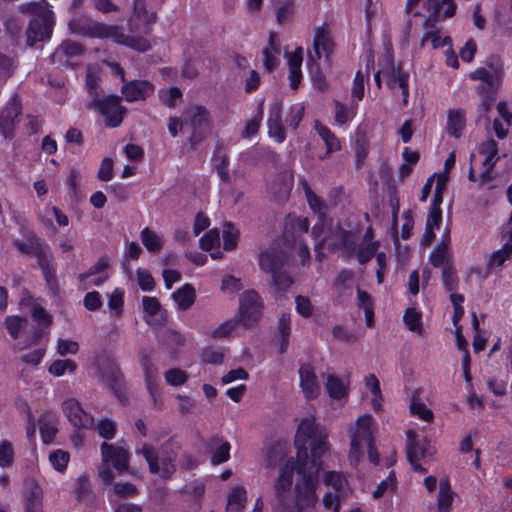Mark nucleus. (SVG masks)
Wrapping results in <instances>:
<instances>
[{"label": "nucleus", "instance_id": "39448f33", "mask_svg": "<svg viewBox=\"0 0 512 512\" xmlns=\"http://www.w3.org/2000/svg\"><path fill=\"white\" fill-rule=\"evenodd\" d=\"M407 444H406V455L407 460L413 467L414 471L419 473H426L427 469L418 463L421 459L432 456L434 450L430 445V442L426 438H418V435L413 430L406 432Z\"/></svg>", "mask_w": 512, "mask_h": 512}, {"label": "nucleus", "instance_id": "b1692460", "mask_svg": "<svg viewBox=\"0 0 512 512\" xmlns=\"http://www.w3.org/2000/svg\"><path fill=\"white\" fill-rule=\"evenodd\" d=\"M172 297L177 303L178 308L181 310H187L190 308L195 301V289L191 284H185L180 289L176 290Z\"/></svg>", "mask_w": 512, "mask_h": 512}, {"label": "nucleus", "instance_id": "7ed1b4c3", "mask_svg": "<svg viewBox=\"0 0 512 512\" xmlns=\"http://www.w3.org/2000/svg\"><path fill=\"white\" fill-rule=\"evenodd\" d=\"M87 109L99 112L105 121L107 127L116 128L121 125L126 108L121 105V98L118 95L109 94L101 98H95L86 105Z\"/></svg>", "mask_w": 512, "mask_h": 512}, {"label": "nucleus", "instance_id": "e2e57ef3", "mask_svg": "<svg viewBox=\"0 0 512 512\" xmlns=\"http://www.w3.org/2000/svg\"><path fill=\"white\" fill-rule=\"evenodd\" d=\"M136 274L139 286L143 291H151L154 289V278L147 270L138 268Z\"/></svg>", "mask_w": 512, "mask_h": 512}, {"label": "nucleus", "instance_id": "f257e3e1", "mask_svg": "<svg viewBox=\"0 0 512 512\" xmlns=\"http://www.w3.org/2000/svg\"><path fill=\"white\" fill-rule=\"evenodd\" d=\"M328 434L316 425L313 418H304L298 425L295 447L298 458L304 453V461L297 466L298 479L294 486V501H287L279 512H315L318 503L316 488L320 470L321 457L328 450Z\"/></svg>", "mask_w": 512, "mask_h": 512}, {"label": "nucleus", "instance_id": "de8ad7c7", "mask_svg": "<svg viewBox=\"0 0 512 512\" xmlns=\"http://www.w3.org/2000/svg\"><path fill=\"white\" fill-rule=\"evenodd\" d=\"M40 247L41 248L38 251H36V254L34 256L37 258L38 266L43 271V270H47L48 268L54 266V263H53V256H52V253L50 252L49 246L46 243H44Z\"/></svg>", "mask_w": 512, "mask_h": 512}, {"label": "nucleus", "instance_id": "13d9d810", "mask_svg": "<svg viewBox=\"0 0 512 512\" xmlns=\"http://www.w3.org/2000/svg\"><path fill=\"white\" fill-rule=\"evenodd\" d=\"M14 69V59L0 52V77L5 80L8 79L13 75Z\"/></svg>", "mask_w": 512, "mask_h": 512}, {"label": "nucleus", "instance_id": "6ab92c4d", "mask_svg": "<svg viewBox=\"0 0 512 512\" xmlns=\"http://www.w3.org/2000/svg\"><path fill=\"white\" fill-rule=\"evenodd\" d=\"M143 311L146 314V322L153 327H161L166 317L161 313V304L155 297L144 296L142 298Z\"/></svg>", "mask_w": 512, "mask_h": 512}, {"label": "nucleus", "instance_id": "412c9836", "mask_svg": "<svg viewBox=\"0 0 512 512\" xmlns=\"http://www.w3.org/2000/svg\"><path fill=\"white\" fill-rule=\"evenodd\" d=\"M104 379L118 400L124 403L127 399L125 396L124 377L121 371L117 367H112L104 374Z\"/></svg>", "mask_w": 512, "mask_h": 512}, {"label": "nucleus", "instance_id": "a878e982", "mask_svg": "<svg viewBox=\"0 0 512 512\" xmlns=\"http://www.w3.org/2000/svg\"><path fill=\"white\" fill-rule=\"evenodd\" d=\"M480 154L485 155L483 166L493 169L499 160L498 155V144L494 139H488L481 144L479 149Z\"/></svg>", "mask_w": 512, "mask_h": 512}, {"label": "nucleus", "instance_id": "09e8293b", "mask_svg": "<svg viewBox=\"0 0 512 512\" xmlns=\"http://www.w3.org/2000/svg\"><path fill=\"white\" fill-rule=\"evenodd\" d=\"M161 102L169 108L176 106V100L182 97V92L178 87H171L159 92Z\"/></svg>", "mask_w": 512, "mask_h": 512}, {"label": "nucleus", "instance_id": "cd10ccee", "mask_svg": "<svg viewBox=\"0 0 512 512\" xmlns=\"http://www.w3.org/2000/svg\"><path fill=\"white\" fill-rule=\"evenodd\" d=\"M465 127V113L463 110H453L448 114L447 129L449 134L455 138H459L462 134V130Z\"/></svg>", "mask_w": 512, "mask_h": 512}, {"label": "nucleus", "instance_id": "ea45409f", "mask_svg": "<svg viewBox=\"0 0 512 512\" xmlns=\"http://www.w3.org/2000/svg\"><path fill=\"white\" fill-rule=\"evenodd\" d=\"M443 5L442 0H425L424 7L430 16L425 20L424 26L427 29H432L434 23L438 20L441 6Z\"/></svg>", "mask_w": 512, "mask_h": 512}, {"label": "nucleus", "instance_id": "a19ab883", "mask_svg": "<svg viewBox=\"0 0 512 512\" xmlns=\"http://www.w3.org/2000/svg\"><path fill=\"white\" fill-rule=\"evenodd\" d=\"M443 285L447 291H455L458 289V278L451 263L447 262L441 273Z\"/></svg>", "mask_w": 512, "mask_h": 512}, {"label": "nucleus", "instance_id": "bb28decb", "mask_svg": "<svg viewBox=\"0 0 512 512\" xmlns=\"http://www.w3.org/2000/svg\"><path fill=\"white\" fill-rule=\"evenodd\" d=\"M276 35L271 33L269 36L268 46L264 49V66L267 71L272 72L277 66V55L280 53V48L275 43Z\"/></svg>", "mask_w": 512, "mask_h": 512}, {"label": "nucleus", "instance_id": "9d476101", "mask_svg": "<svg viewBox=\"0 0 512 512\" xmlns=\"http://www.w3.org/2000/svg\"><path fill=\"white\" fill-rule=\"evenodd\" d=\"M22 105L17 94L6 104L0 113V130L5 138H12L15 121L21 113Z\"/></svg>", "mask_w": 512, "mask_h": 512}, {"label": "nucleus", "instance_id": "3c124183", "mask_svg": "<svg viewBox=\"0 0 512 512\" xmlns=\"http://www.w3.org/2000/svg\"><path fill=\"white\" fill-rule=\"evenodd\" d=\"M237 230L231 223H227L223 230V247L225 250L230 251L237 246Z\"/></svg>", "mask_w": 512, "mask_h": 512}, {"label": "nucleus", "instance_id": "8fccbe9b", "mask_svg": "<svg viewBox=\"0 0 512 512\" xmlns=\"http://www.w3.org/2000/svg\"><path fill=\"white\" fill-rule=\"evenodd\" d=\"M449 245L445 242H439L436 249L430 256V262L434 267L444 266L448 255Z\"/></svg>", "mask_w": 512, "mask_h": 512}, {"label": "nucleus", "instance_id": "5701e85b", "mask_svg": "<svg viewBox=\"0 0 512 512\" xmlns=\"http://www.w3.org/2000/svg\"><path fill=\"white\" fill-rule=\"evenodd\" d=\"M497 75H492L486 68H478L471 73L470 78L473 80H480L483 83L477 87L478 93H484L487 90L498 89Z\"/></svg>", "mask_w": 512, "mask_h": 512}, {"label": "nucleus", "instance_id": "5fc2aeb1", "mask_svg": "<svg viewBox=\"0 0 512 512\" xmlns=\"http://www.w3.org/2000/svg\"><path fill=\"white\" fill-rule=\"evenodd\" d=\"M27 322L26 318L18 316H9L5 320V325L8 333L13 339H17L23 325Z\"/></svg>", "mask_w": 512, "mask_h": 512}, {"label": "nucleus", "instance_id": "473e14b6", "mask_svg": "<svg viewBox=\"0 0 512 512\" xmlns=\"http://www.w3.org/2000/svg\"><path fill=\"white\" fill-rule=\"evenodd\" d=\"M333 43L323 28L317 29L314 37L313 49L316 59L322 57L321 49L328 55L332 50Z\"/></svg>", "mask_w": 512, "mask_h": 512}, {"label": "nucleus", "instance_id": "0e129e2a", "mask_svg": "<svg viewBox=\"0 0 512 512\" xmlns=\"http://www.w3.org/2000/svg\"><path fill=\"white\" fill-rule=\"evenodd\" d=\"M410 411L424 421H431L433 419V412L428 409L424 403L412 400Z\"/></svg>", "mask_w": 512, "mask_h": 512}, {"label": "nucleus", "instance_id": "72a5a7b5", "mask_svg": "<svg viewBox=\"0 0 512 512\" xmlns=\"http://www.w3.org/2000/svg\"><path fill=\"white\" fill-rule=\"evenodd\" d=\"M403 320L410 331L418 335L423 334L422 315L415 308H407Z\"/></svg>", "mask_w": 512, "mask_h": 512}, {"label": "nucleus", "instance_id": "393cba45", "mask_svg": "<svg viewBox=\"0 0 512 512\" xmlns=\"http://www.w3.org/2000/svg\"><path fill=\"white\" fill-rule=\"evenodd\" d=\"M12 244L21 253L26 255H35L44 244V242L33 232H29L27 235V242H23L19 239H13Z\"/></svg>", "mask_w": 512, "mask_h": 512}, {"label": "nucleus", "instance_id": "c85d7f7f", "mask_svg": "<svg viewBox=\"0 0 512 512\" xmlns=\"http://www.w3.org/2000/svg\"><path fill=\"white\" fill-rule=\"evenodd\" d=\"M247 501L246 490L242 486L234 487L228 496L227 511L241 512Z\"/></svg>", "mask_w": 512, "mask_h": 512}, {"label": "nucleus", "instance_id": "680f3d73", "mask_svg": "<svg viewBox=\"0 0 512 512\" xmlns=\"http://www.w3.org/2000/svg\"><path fill=\"white\" fill-rule=\"evenodd\" d=\"M294 11V3L292 0L285 1L276 11L277 23L282 25L288 21Z\"/></svg>", "mask_w": 512, "mask_h": 512}, {"label": "nucleus", "instance_id": "c756f323", "mask_svg": "<svg viewBox=\"0 0 512 512\" xmlns=\"http://www.w3.org/2000/svg\"><path fill=\"white\" fill-rule=\"evenodd\" d=\"M453 502V492L448 479H442L439 486L438 512H450Z\"/></svg>", "mask_w": 512, "mask_h": 512}, {"label": "nucleus", "instance_id": "4c0bfd02", "mask_svg": "<svg viewBox=\"0 0 512 512\" xmlns=\"http://www.w3.org/2000/svg\"><path fill=\"white\" fill-rule=\"evenodd\" d=\"M141 240L146 249L150 252H159L162 249V242L159 236L148 227L141 231Z\"/></svg>", "mask_w": 512, "mask_h": 512}, {"label": "nucleus", "instance_id": "6e6552de", "mask_svg": "<svg viewBox=\"0 0 512 512\" xmlns=\"http://www.w3.org/2000/svg\"><path fill=\"white\" fill-rule=\"evenodd\" d=\"M305 455L301 454L300 459L297 457L295 461L287 462V464L281 469L279 477L274 485L275 497L278 504V510H280L284 503L288 501L287 494L290 492L293 484L294 471H297L299 461H304Z\"/></svg>", "mask_w": 512, "mask_h": 512}, {"label": "nucleus", "instance_id": "f3484780", "mask_svg": "<svg viewBox=\"0 0 512 512\" xmlns=\"http://www.w3.org/2000/svg\"><path fill=\"white\" fill-rule=\"evenodd\" d=\"M43 491L35 479L25 481V512H42Z\"/></svg>", "mask_w": 512, "mask_h": 512}, {"label": "nucleus", "instance_id": "dca6fc26", "mask_svg": "<svg viewBox=\"0 0 512 512\" xmlns=\"http://www.w3.org/2000/svg\"><path fill=\"white\" fill-rule=\"evenodd\" d=\"M300 387L307 399H314L320 393L317 376L310 364H302L299 368Z\"/></svg>", "mask_w": 512, "mask_h": 512}, {"label": "nucleus", "instance_id": "aec40b11", "mask_svg": "<svg viewBox=\"0 0 512 512\" xmlns=\"http://www.w3.org/2000/svg\"><path fill=\"white\" fill-rule=\"evenodd\" d=\"M335 236L337 238L338 243L332 245L330 243L327 244L329 250H335L336 248H340L344 253L348 256H351L356 249L357 237L351 232L338 227L335 231Z\"/></svg>", "mask_w": 512, "mask_h": 512}, {"label": "nucleus", "instance_id": "774afa93", "mask_svg": "<svg viewBox=\"0 0 512 512\" xmlns=\"http://www.w3.org/2000/svg\"><path fill=\"white\" fill-rule=\"evenodd\" d=\"M97 430L102 438L110 440L114 437L116 428L113 421L108 418H104L98 423Z\"/></svg>", "mask_w": 512, "mask_h": 512}, {"label": "nucleus", "instance_id": "c9c22d12", "mask_svg": "<svg viewBox=\"0 0 512 512\" xmlns=\"http://www.w3.org/2000/svg\"><path fill=\"white\" fill-rule=\"evenodd\" d=\"M50 417V413H44L39 419V430L44 443H51L57 433V428L54 424L48 419Z\"/></svg>", "mask_w": 512, "mask_h": 512}, {"label": "nucleus", "instance_id": "1a4fd4ad", "mask_svg": "<svg viewBox=\"0 0 512 512\" xmlns=\"http://www.w3.org/2000/svg\"><path fill=\"white\" fill-rule=\"evenodd\" d=\"M62 410L69 422L77 429H92L95 425L94 417L84 411L75 399L64 401Z\"/></svg>", "mask_w": 512, "mask_h": 512}, {"label": "nucleus", "instance_id": "ddd939ff", "mask_svg": "<svg viewBox=\"0 0 512 512\" xmlns=\"http://www.w3.org/2000/svg\"><path fill=\"white\" fill-rule=\"evenodd\" d=\"M100 24L101 23L92 20L87 15L75 14L68 22V29L72 34L78 36L97 38Z\"/></svg>", "mask_w": 512, "mask_h": 512}, {"label": "nucleus", "instance_id": "4468645a", "mask_svg": "<svg viewBox=\"0 0 512 512\" xmlns=\"http://www.w3.org/2000/svg\"><path fill=\"white\" fill-rule=\"evenodd\" d=\"M121 91L128 102H135L152 95L154 86L147 80H132L124 84Z\"/></svg>", "mask_w": 512, "mask_h": 512}, {"label": "nucleus", "instance_id": "603ef678", "mask_svg": "<svg viewBox=\"0 0 512 512\" xmlns=\"http://www.w3.org/2000/svg\"><path fill=\"white\" fill-rule=\"evenodd\" d=\"M238 324H241L238 317L235 316L233 319H230L221 325H219L213 332L211 336L213 338H224L230 335V333L236 328Z\"/></svg>", "mask_w": 512, "mask_h": 512}, {"label": "nucleus", "instance_id": "79ce46f5", "mask_svg": "<svg viewBox=\"0 0 512 512\" xmlns=\"http://www.w3.org/2000/svg\"><path fill=\"white\" fill-rule=\"evenodd\" d=\"M386 77V82L389 88L393 89L396 85L399 86V79L405 76V82L408 81L409 74L402 70L401 66L391 65V67L383 72Z\"/></svg>", "mask_w": 512, "mask_h": 512}, {"label": "nucleus", "instance_id": "423d86ee", "mask_svg": "<svg viewBox=\"0 0 512 512\" xmlns=\"http://www.w3.org/2000/svg\"><path fill=\"white\" fill-rule=\"evenodd\" d=\"M185 113L189 116V124L192 128L189 143L192 148H195L207 137L210 132V113L204 106L201 105H196L190 110H187Z\"/></svg>", "mask_w": 512, "mask_h": 512}, {"label": "nucleus", "instance_id": "864d4df0", "mask_svg": "<svg viewBox=\"0 0 512 512\" xmlns=\"http://www.w3.org/2000/svg\"><path fill=\"white\" fill-rule=\"evenodd\" d=\"M271 277L276 290L281 292L286 291L294 282L291 276L285 271V269L279 271Z\"/></svg>", "mask_w": 512, "mask_h": 512}, {"label": "nucleus", "instance_id": "4d7b16f0", "mask_svg": "<svg viewBox=\"0 0 512 512\" xmlns=\"http://www.w3.org/2000/svg\"><path fill=\"white\" fill-rule=\"evenodd\" d=\"M214 166L218 176L224 183H230V175L228 173V157L227 155L217 156L214 158Z\"/></svg>", "mask_w": 512, "mask_h": 512}, {"label": "nucleus", "instance_id": "f704fd0d", "mask_svg": "<svg viewBox=\"0 0 512 512\" xmlns=\"http://www.w3.org/2000/svg\"><path fill=\"white\" fill-rule=\"evenodd\" d=\"M326 388L331 398L340 399L347 395V387L336 375H328Z\"/></svg>", "mask_w": 512, "mask_h": 512}, {"label": "nucleus", "instance_id": "9b49d317", "mask_svg": "<svg viewBox=\"0 0 512 512\" xmlns=\"http://www.w3.org/2000/svg\"><path fill=\"white\" fill-rule=\"evenodd\" d=\"M101 454L103 462H111L118 472L123 473L128 470L129 453L124 448L103 442L101 445Z\"/></svg>", "mask_w": 512, "mask_h": 512}, {"label": "nucleus", "instance_id": "052dcab7", "mask_svg": "<svg viewBox=\"0 0 512 512\" xmlns=\"http://www.w3.org/2000/svg\"><path fill=\"white\" fill-rule=\"evenodd\" d=\"M49 459L53 467L56 470L62 472L67 467L69 454L65 451L57 450L50 455Z\"/></svg>", "mask_w": 512, "mask_h": 512}, {"label": "nucleus", "instance_id": "37998d69", "mask_svg": "<svg viewBox=\"0 0 512 512\" xmlns=\"http://www.w3.org/2000/svg\"><path fill=\"white\" fill-rule=\"evenodd\" d=\"M99 76L93 72L88 71L86 73V79H85V87L87 89L88 95L90 96L91 100L94 101L95 98H101V89L99 87Z\"/></svg>", "mask_w": 512, "mask_h": 512}, {"label": "nucleus", "instance_id": "58836bf2", "mask_svg": "<svg viewBox=\"0 0 512 512\" xmlns=\"http://www.w3.org/2000/svg\"><path fill=\"white\" fill-rule=\"evenodd\" d=\"M512 256V244L507 243L502 249L493 252L488 262V269L500 268Z\"/></svg>", "mask_w": 512, "mask_h": 512}, {"label": "nucleus", "instance_id": "20e7f679", "mask_svg": "<svg viewBox=\"0 0 512 512\" xmlns=\"http://www.w3.org/2000/svg\"><path fill=\"white\" fill-rule=\"evenodd\" d=\"M55 25V16L52 10H43L33 16L26 28V44L33 47L37 42L49 40Z\"/></svg>", "mask_w": 512, "mask_h": 512}, {"label": "nucleus", "instance_id": "2f4dec72", "mask_svg": "<svg viewBox=\"0 0 512 512\" xmlns=\"http://www.w3.org/2000/svg\"><path fill=\"white\" fill-rule=\"evenodd\" d=\"M97 38H111L116 43L126 45L129 36L125 35L123 29L115 25H106L101 23Z\"/></svg>", "mask_w": 512, "mask_h": 512}, {"label": "nucleus", "instance_id": "a211bd4d", "mask_svg": "<svg viewBox=\"0 0 512 512\" xmlns=\"http://www.w3.org/2000/svg\"><path fill=\"white\" fill-rule=\"evenodd\" d=\"M204 447L208 452H213L211 457L213 465H219L229 459L231 446L219 436H214L204 441Z\"/></svg>", "mask_w": 512, "mask_h": 512}, {"label": "nucleus", "instance_id": "0eeeda50", "mask_svg": "<svg viewBox=\"0 0 512 512\" xmlns=\"http://www.w3.org/2000/svg\"><path fill=\"white\" fill-rule=\"evenodd\" d=\"M260 296L254 290L244 292L240 297L238 315H236L245 328H250L261 314Z\"/></svg>", "mask_w": 512, "mask_h": 512}, {"label": "nucleus", "instance_id": "4be33fe9", "mask_svg": "<svg viewBox=\"0 0 512 512\" xmlns=\"http://www.w3.org/2000/svg\"><path fill=\"white\" fill-rule=\"evenodd\" d=\"M140 363H141V366L145 373V380H146L148 391L155 398V394L157 392L156 380H157L158 370L152 364L150 355L145 350L140 351Z\"/></svg>", "mask_w": 512, "mask_h": 512}, {"label": "nucleus", "instance_id": "f8f14e48", "mask_svg": "<svg viewBox=\"0 0 512 512\" xmlns=\"http://www.w3.org/2000/svg\"><path fill=\"white\" fill-rule=\"evenodd\" d=\"M374 419L370 414H365L358 418L356 423L349 428V434L351 441L356 440V443L362 445V443L368 444L374 442L373 439V427Z\"/></svg>", "mask_w": 512, "mask_h": 512}, {"label": "nucleus", "instance_id": "f03ea898", "mask_svg": "<svg viewBox=\"0 0 512 512\" xmlns=\"http://www.w3.org/2000/svg\"><path fill=\"white\" fill-rule=\"evenodd\" d=\"M180 449V443L171 438L161 445L159 452L154 446L144 444L136 453L144 457L151 474L170 479L176 472L175 461Z\"/></svg>", "mask_w": 512, "mask_h": 512}, {"label": "nucleus", "instance_id": "e433bc0d", "mask_svg": "<svg viewBox=\"0 0 512 512\" xmlns=\"http://www.w3.org/2000/svg\"><path fill=\"white\" fill-rule=\"evenodd\" d=\"M315 129L318 134L321 136L322 140L325 142L327 146V152L331 153L333 151H337L340 149V142L327 127L323 126L319 122H316Z\"/></svg>", "mask_w": 512, "mask_h": 512}, {"label": "nucleus", "instance_id": "69168bd1", "mask_svg": "<svg viewBox=\"0 0 512 512\" xmlns=\"http://www.w3.org/2000/svg\"><path fill=\"white\" fill-rule=\"evenodd\" d=\"M220 241L219 232L216 229L209 230L201 239L200 247L205 251H210Z\"/></svg>", "mask_w": 512, "mask_h": 512}, {"label": "nucleus", "instance_id": "a18cd8bd", "mask_svg": "<svg viewBox=\"0 0 512 512\" xmlns=\"http://www.w3.org/2000/svg\"><path fill=\"white\" fill-rule=\"evenodd\" d=\"M134 15L146 23H154L157 20V14L155 12L149 13L146 8L145 0H134L133 1Z\"/></svg>", "mask_w": 512, "mask_h": 512}, {"label": "nucleus", "instance_id": "49530a36", "mask_svg": "<svg viewBox=\"0 0 512 512\" xmlns=\"http://www.w3.org/2000/svg\"><path fill=\"white\" fill-rule=\"evenodd\" d=\"M77 368L76 363L71 359L55 360L49 367V372L57 377L64 375L65 371L74 372Z\"/></svg>", "mask_w": 512, "mask_h": 512}, {"label": "nucleus", "instance_id": "6e6d98bb", "mask_svg": "<svg viewBox=\"0 0 512 512\" xmlns=\"http://www.w3.org/2000/svg\"><path fill=\"white\" fill-rule=\"evenodd\" d=\"M165 380L168 384L172 386H179L184 384L187 381L188 375L185 371L173 368L169 369L164 374Z\"/></svg>", "mask_w": 512, "mask_h": 512}, {"label": "nucleus", "instance_id": "338daca9", "mask_svg": "<svg viewBox=\"0 0 512 512\" xmlns=\"http://www.w3.org/2000/svg\"><path fill=\"white\" fill-rule=\"evenodd\" d=\"M14 451L12 445L8 441H3L0 444V466L7 467L13 462Z\"/></svg>", "mask_w": 512, "mask_h": 512}, {"label": "nucleus", "instance_id": "bf43d9fd", "mask_svg": "<svg viewBox=\"0 0 512 512\" xmlns=\"http://www.w3.org/2000/svg\"><path fill=\"white\" fill-rule=\"evenodd\" d=\"M223 358V353L212 347L205 348L201 353V360L206 364H221L223 362Z\"/></svg>", "mask_w": 512, "mask_h": 512}, {"label": "nucleus", "instance_id": "c03bdc74", "mask_svg": "<svg viewBox=\"0 0 512 512\" xmlns=\"http://www.w3.org/2000/svg\"><path fill=\"white\" fill-rule=\"evenodd\" d=\"M84 52L85 47L80 42L72 40L63 41L57 49V53H62L67 57L80 56Z\"/></svg>", "mask_w": 512, "mask_h": 512}, {"label": "nucleus", "instance_id": "2eb2a0df", "mask_svg": "<svg viewBox=\"0 0 512 512\" xmlns=\"http://www.w3.org/2000/svg\"><path fill=\"white\" fill-rule=\"evenodd\" d=\"M288 257L279 251H265L259 255V265L262 271L271 276L285 269Z\"/></svg>", "mask_w": 512, "mask_h": 512}, {"label": "nucleus", "instance_id": "7c9ffc66", "mask_svg": "<svg viewBox=\"0 0 512 512\" xmlns=\"http://www.w3.org/2000/svg\"><path fill=\"white\" fill-rule=\"evenodd\" d=\"M307 64L309 65V72L313 85L319 91H325L328 88L327 80L324 74L321 72L320 67L312 54H309Z\"/></svg>", "mask_w": 512, "mask_h": 512}]
</instances>
